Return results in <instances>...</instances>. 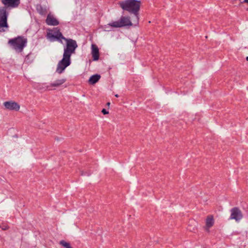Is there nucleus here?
Wrapping results in <instances>:
<instances>
[{"label":"nucleus","mask_w":248,"mask_h":248,"mask_svg":"<svg viewBox=\"0 0 248 248\" xmlns=\"http://www.w3.org/2000/svg\"><path fill=\"white\" fill-rule=\"evenodd\" d=\"M65 40L66 41V44L64 49L63 55L70 58L72 54L74 53L78 46L76 42L74 40L66 39Z\"/></svg>","instance_id":"6"},{"label":"nucleus","mask_w":248,"mask_h":248,"mask_svg":"<svg viewBox=\"0 0 248 248\" xmlns=\"http://www.w3.org/2000/svg\"><path fill=\"white\" fill-rule=\"evenodd\" d=\"M205 225L203 227L204 230L206 232H210V229L212 227L215 222L214 216L212 215H209L206 216L205 220Z\"/></svg>","instance_id":"8"},{"label":"nucleus","mask_w":248,"mask_h":248,"mask_svg":"<svg viewBox=\"0 0 248 248\" xmlns=\"http://www.w3.org/2000/svg\"><path fill=\"white\" fill-rule=\"evenodd\" d=\"M92 55L93 58V61H96L99 60V52L98 47L94 44L91 45Z\"/></svg>","instance_id":"13"},{"label":"nucleus","mask_w":248,"mask_h":248,"mask_svg":"<svg viewBox=\"0 0 248 248\" xmlns=\"http://www.w3.org/2000/svg\"><path fill=\"white\" fill-rule=\"evenodd\" d=\"M71 63V59L69 57L63 55L62 58L60 60L57 66L56 71L59 74L62 73L64 70L70 65Z\"/></svg>","instance_id":"7"},{"label":"nucleus","mask_w":248,"mask_h":248,"mask_svg":"<svg viewBox=\"0 0 248 248\" xmlns=\"http://www.w3.org/2000/svg\"><path fill=\"white\" fill-rule=\"evenodd\" d=\"M246 59L248 62V56L246 57Z\"/></svg>","instance_id":"21"},{"label":"nucleus","mask_w":248,"mask_h":248,"mask_svg":"<svg viewBox=\"0 0 248 248\" xmlns=\"http://www.w3.org/2000/svg\"><path fill=\"white\" fill-rule=\"evenodd\" d=\"M133 22H134L133 21ZM133 25H136L134 23H132L128 16H122L120 19L116 21H113L108 24V26L112 28H121L124 26H130Z\"/></svg>","instance_id":"3"},{"label":"nucleus","mask_w":248,"mask_h":248,"mask_svg":"<svg viewBox=\"0 0 248 248\" xmlns=\"http://www.w3.org/2000/svg\"><path fill=\"white\" fill-rule=\"evenodd\" d=\"M100 78V75L98 74L93 75L90 78L88 82L90 84L93 85L99 81Z\"/></svg>","instance_id":"15"},{"label":"nucleus","mask_w":248,"mask_h":248,"mask_svg":"<svg viewBox=\"0 0 248 248\" xmlns=\"http://www.w3.org/2000/svg\"><path fill=\"white\" fill-rule=\"evenodd\" d=\"M46 36L47 39L51 41L58 40L60 42H62V40H66V39L62 36L60 29L58 28L48 30Z\"/></svg>","instance_id":"4"},{"label":"nucleus","mask_w":248,"mask_h":248,"mask_svg":"<svg viewBox=\"0 0 248 248\" xmlns=\"http://www.w3.org/2000/svg\"><path fill=\"white\" fill-rule=\"evenodd\" d=\"M60 244L62 245L63 247L65 248H72L70 244V243L65 241H61L60 242Z\"/></svg>","instance_id":"16"},{"label":"nucleus","mask_w":248,"mask_h":248,"mask_svg":"<svg viewBox=\"0 0 248 248\" xmlns=\"http://www.w3.org/2000/svg\"><path fill=\"white\" fill-rule=\"evenodd\" d=\"M66 81L65 78H61L57 80L54 83L50 84L49 85L46 87L47 89L51 90L54 89L55 87L60 86L64 83Z\"/></svg>","instance_id":"14"},{"label":"nucleus","mask_w":248,"mask_h":248,"mask_svg":"<svg viewBox=\"0 0 248 248\" xmlns=\"http://www.w3.org/2000/svg\"><path fill=\"white\" fill-rule=\"evenodd\" d=\"M4 8H15L17 7L20 3V0H1Z\"/></svg>","instance_id":"9"},{"label":"nucleus","mask_w":248,"mask_h":248,"mask_svg":"<svg viewBox=\"0 0 248 248\" xmlns=\"http://www.w3.org/2000/svg\"><path fill=\"white\" fill-rule=\"evenodd\" d=\"M3 105L7 109L13 111H18L20 108L17 103L13 101L5 102Z\"/></svg>","instance_id":"10"},{"label":"nucleus","mask_w":248,"mask_h":248,"mask_svg":"<svg viewBox=\"0 0 248 248\" xmlns=\"http://www.w3.org/2000/svg\"><path fill=\"white\" fill-rule=\"evenodd\" d=\"M140 4L141 1L138 0H124L119 3V5L123 10L135 14L133 21H134L135 24H138L139 23V17L138 12L140 10Z\"/></svg>","instance_id":"1"},{"label":"nucleus","mask_w":248,"mask_h":248,"mask_svg":"<svg viewBox=\"0 0 248 248\" xmlns=\"http://www.w3.org/2000/svg\"><path fill=\"white\" fill-rule=\"evenodd\" d=\"M27 40L23 36H17L10 39L8 41V44L15 50L21 52L26 46Z\"/></svg>","instance_id":"2"},{"label":"nucleus","mask_w":248,"mask_h":248,"mask_svg":"<svg viewBox=\"0 0 248 248\" xmlns=\"http://www.w3.org/2000/svg\"><path fill=\"white\" fill-rule=\"evenodd\" d=\"M46 22L49 26H57L59 24L58 20L51 14L47 15Z\"/></svg>","instance_id":"12"},{"label":"nucleus","mask_w":248,"mask_h":248,"mask_svg":"<svg viewBox=\"0 0 248 248\" xmlns=\"http://www.w3.org/2000/svg\"><path fill=\"white\" fill-rule=\"evenodd\" d=\"M102 112L103 113V114L104 115H106V114H108V111L105 108H103L102 110Z\"/></svg>","instance_id":"17"},{"label":"nucleus","mask_w":248,"mask_h":248,"mask_svg":"<svg viewBox=\"0 0 248 248\" xmlns=\"http://www.w3.org/2000/svg\"><path fill=\"white\" fill-rule=\"evenodd\" d=\"M244 2L248 3V0H244Z\"/></svg>","instance_id":"20"},{"label":"nucleus","mask_w":248,"mask_h":248,"mask_svg":"<svg viewBox=\"0 0 248 248\" xmlns=\"http://www.w3.org/2000/svg\"><path fill=\"white\" fill-rule=\"evenodd\" d=\"M107 106H108V107H109V106H110V103H109V102L107 103Z\"/></svg>","instance_id":"19"},{"label":"nucleus","mask_w":248,"mask_h":248,"mask_svg":"<svg viewBox=\"0 0 248 248\" xmlns=\"http://www.w3.org/2000/svg\"><path fill=\"white\" fill-rule=\"evenodd\" d=\"M31 70H28L26 73L25 75H24V77L26 78H27L29 75V74L30 73H31Z\"/></svg>","instance_id":"18"},{"label":"nucleus","mask_w":248,"mask_h":248,"mask_svg":"<svg viewBox=\"0 0 248 248\" xmlns=\"http://www.w3.org/2000/svg\"><path fill=\"white\" fill-rule=\"evenodd\" d=\"M231 219H234L236 221H239L243 217L242 212L238 208H233L231 210Z\"/></svg>","instance_id":"11"},{"label":"nucleus","mask_w":248,"mask_h":248,"mask_svg":"<svg viewBox=\"0 0 248 248\" xmlns=\"http://www.w3.org/2000/svg\"><path fill=\"white\" fill-rule=\"evenodd\" d=\"M115 96L116 97H118V95L117 94H115Z\"/></svg>","instance_id":"22"},{"label":"nucleus","mask_w":248,"mask_h":248,"mask_svg":"<svg viewBox=\"0 0 248 248\" xmlns=\"http://www.w3.org/2000/svg\"><path fill=\"white\" fill-rule=\"evenodd\" d=\"M8 13L5 8L0 7V31H4L8 28L7 19Z\"/></svg>","instance_id":"5"}]
</instances>
